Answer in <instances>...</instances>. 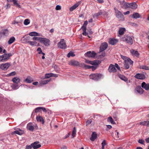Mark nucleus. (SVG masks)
<instances>
[{"mask_svg":"<svg viewBox=\"0 0 149 149\" xmlns=\"http://www.w3.org/2000/svg\"><path fill=\"white\" fill-rule=\"evenodd\" d=\"M12 55V54L11 53L4 54L0 56V61L2 62L6 61L9 59L10 57Z\"/></svg>","mask_w":149,"mask_h":149,"instance_id":"1","label":"nucleus"},{"mask_svg":"<svg viewBox=\"0 0 149 149\" xmlns=\"http://www.w3.org/2000/svg\"><path fill=\"white\" fill-rule=\"evenodd\" d=\"M114 10L116 13V17L118 18L119 20L123 21L124 20V17L123 14L121 12L118 10L116 8H115Z\"/></svg>","mask_w":149,"mask_h":149,"instance_id":"2","label":"nucleus"},{"mask_svg":"<svg viewBox=\"0 0 149 149\" xmlns=\"http://www.w3.org/2000/svg\"><path fill=\"white\" fill-rule=\"evenodd\" d=\"M102 76V75L101 74H93L90 75L89 77L91 79L97 81L100 79Z\"/></svg>","mask_w":149,"mask_h":149,"instance_id":"3","label":"nucleus"},{"mask_svg":"<svg viewBox=\"0 0 149 149\" xmlns=\"http://www.w3.org/2000/svg\"><path fill=\"white\" fill-rule=\"evenodd\" d=\"M9 34V31L7 29H3L0 31V39L6 37Z\"/></svg>","mask_w":149,"mask_h":149,"instance_id":"4","label":"nucleus"},{"mask_svg":"<svg viewBox=\"0 0 149 149\" xmlns=\"http://www.w3.org/2000/svg\"><path fill=\"white\" fill-rule=\"evenodd\" d=\"M122 40L126 42L129 44L132 45L133 43V40L132 38L130 36H125L122 38Z\"/></svg>","mask_w":149,"mask_h":149,"instance_id":"5","label":"nucleus"},{"mask_svg":"<svg viewBox=\"0 0 149 149\" xmlns=\"http://www.w3.org/2000/svg\"><path fill=\"white\" fill-rule=\"evenodd\" d=\"M57 46L60 48L62 49H65L66 47V45L64 39H61L60 41L58 43Z\"/></svg>","mask_w":149,"mask_h":149,"instance_id":"6","label":"nucleus"},{"mask_svg":"<svg viewBox=\"0 0 149 149\" xmlns=\"http://www.w3.org/2000/svg\"><path fill=\"white\" fill-rule=\"evenodd\" d=\"M40 42L47 46H49L50 44V41L48 39L41 38Z\"/></svg>","mask_w":149,"mask_h":149,"instance_id":"7","label":"nucleus"},{"mask_svg":"<svg viewBox=\"0 0 149 149\" xmlns=\"http://www.w3.org/2000/svg\"><path fill=\"white\" fill-rule=\"evenodd\" d=\"M133 63V61L130 59H129L124 62V66L126 69H127L130 68L131 65H132Z\"/></svg>","mask_w":149,"mask_h":149,"instance_id":"8","label":"nucleus"},{"mask_svg":"<svg viewBox=\"0 0 149 149\" xmlns=\"http://www.w3.org/2000/svg\"><path fill=\"white\" fill-rule=\"evenodd\" d=\"M82 64V63H81L80 64L79 63L78 61L75 60H71L70 61L69 63V64L70 65L74 66H82L83 67V65H81Z\"/></svg>","mask_w":149,"mask_h":149,"instance_id":"9","label":"nucleus"},{"mask_svg":"<svg viewBox=\"0 0 149 149\" xmlns=\"http://www.w3.org/2000/svg\"><path fill=\"white\" fill-rule=\"evenodd\" d=\"M88 24V22L86 21L84 22L83 25L82 26L81 29L83 30L82 34L83 35L86 36L87 34L86 32V26Z\"/></svg>","mask_w":149,"mask_h":149,"instance_id":"10","label":"nucleus"},{"mask_svg":"<svg viewBox=\"0 0 149 149\" xmlns=\"http://www.w3.org/2000/svg\"><path fill=\"white\" fill-rule=\"evenodd\" d=\"M108 70L110 73H114L117 71V70L114 66V65L111 64H110L108 69Z\"/></svg>","mask_w":149,"mask_h":149,"instance_id":"11","label":"nucleus"},{"mask_svg":"<svg viewBox=\"0 0 149 149\" xmlns=\"http://www.w3.org/2000/svg\"><path fill=\"white\" fill-rule=\"evenodd\" d=\"M96 55L94 51L88 52L85 54V56L86 57H88L89 58H93L95 57Z\"/></svg>","mask_w":149,"mask_h":149,"instance_id":"12","label":"nucleus"},{"mask_svg":"<svg viewBox=\"0 0 149 149\" xmlns=\"http://www.w3.org/2000/svg\"><path fill=\"white\" fill-rule=\"evenodd\" d=\"M10 65V64L9 63H7L1 65L0 68L3 70H6Z\"/></svg>","mask_w":149,"mask_h":149,"instance_id":"13","label":"nucleus"},{"mask_svg":"<svg viewBox=\"0 0 149 149\" xmlns=\"http://www.w3.org/2000/svg\"><path fill=\"white\" fill-rule=\"evenodd\" d=\"M108 47V44L106 42L102 44L100 47V51L102 52L105 50Z\"/></svg>","mask_w":149,"mask_h":149,"instance_id":"14","label":"nucleus"},{"mask_svg":"<svg viewBox=\"0 0 149 149\" xmlns=\"http://www.w3.org/2000/svg\"><path fill=\"white\" fill-rule=\"evenodd\" d=\"M81 65H83V67L85 68L86 69L91 68L93 71H94L96 69L97 67V66L86 65L84 64H82Z\"/></svg>","mask_w":149,"mask_h":149,"instance_id":"15","label":"nucleus"},{"mask_svg":"<svg viewBox=\"0 0 149 149\" xmlns=\"http://www.w3.org/2000/svg\"><path fill=\"white\" fill-rule=\"evenodd\" d=\"M39 142V141H36L32 143L33 146V148L34 149H37L38 148L41 146V145L40 144H38Z\"/></svg>","mask_w":149,"mask_h":149,"instance_id":"16","label":"nucleus"},{"mask_svg":"<svg viewBox=\"0 0 149 149\" xmlns=\"http://www.w3.org/2000/svg\"><path fill=\"white\" fill-rule=\"evenodd\" d=\"M134 77L136 79H143L145 78V76L144 74L139 73H138L136 74L135 76Z\"/></svg>","mask_w":149,"mask_h":149,"instance_id":"17","label":"nucleus"},{"mask_svg":"<svg viewBox=\"0 0 149 149\" xmlns=\"http://www.w3.org/2000/svg\"><path fill=\"white\" fill-rule=\"evenodd\" d=\"M7 1L9 2H13L14 6L18 7L21 8V6L17 2V1L16 0H7Z\"/></svg>","mask_w":149,"mask_h":149,"instance_id":"18","label":"nucleus"},{"mask_svg":"<svg viewBox=\"0 0 149 149\" xmlns=\"http://www.w3.org/2000/svg\"><path fill=\"white\" fill-rule=\"evenodd\" d=\"M141 87L145 89L146 90L148 91L149 90V84H146L145 82H143L141 85Z\"/></svg>","mask_w":149,"mask_h":149,"instance_id":"19","label":"nucleus"},{"mask_svg":"<svg viewBox=\"0 0 149 149\" xmlns=\"http://www.w3.org/2000/svg\"><path fill=\"white\" fill-rule=\"evenodd\" d=\"M58 77V75L52 73L46 74L45 75V78H49L50 77Z\"/></svg>","mask_w":149,"mask_h":149,"instance_id":"20","label":"nucleus"},{"mask_svg":"<svg viewBox=\"0 0 149 149\" xmlns=\"http://www.w3.org/2000/svg\"><path fill=\"white\" fill-rule=\"evenodd\" d=\"M118 42L117 40L114 38H110L109 41V44L111 45H114L116 44Z\"/></svg>","mask_w":149,"mask_h":149,"instance_id":"21","label":"nucleus"},{"mask_svg":"<svg viewBox=\"0 0 149 149\" xmlns=\"http://www.w3.org/2000/svg\"><path fill=\"white\" fill-rule=\"evenodd\" d=\"M130 52L132 55L138 57L139 56V54L138 53V52L135 50L132 49L130 50Z\"/></svg>","mask_w":149,"mask_h":149,"instance_id":"22","label":"nucleus"},{"mask_svg":"<svg viewBox=\"0 0 149 149\" xmlns=\"http://www.w3.org/2000/svg\"><path fill=\"white\" fill-rule=\"evenodd\" d=\"M33 81V79L30 76L28 77L26 79L24 80L23 81L24 82H26L28 83H30Z\"/></svg>","mask_w":149,"mask_h":149,"instance_id":"23","label":"nucleus"},{"mask_svg":"<svg viewBox=\"0 0 149 149\" xmlns=\"http://www.w3.org/2000/svg\"><path fill=\"white\" fill-rule=\"evenodd\" d=\"M36 119L37 121L41 122L42 124H44V120L42 117L40 116H37L36 117Z\"/></svg>","mask_w":149,"mask_h":149,"instance_id":"24","label":"nucleus"},{"mask_svg":"<svg viewBox=\"0 0 149 149\" xmlns=\"http://www.w3.org/2000/svg\"><path fill=\"white\" fill-rule=\"evenodd\" d=\"M97 136V135L96 133L95 132H93L91 135L90 139L91 141H93L96 138Z\"/></svg>","mask_w":149,"mask_h":149,"instance_id":"25","label":"nucleus"},{"mask_svg":"<svg viewBox=\"0 0 149 149\" xmlns=\"http://www.w3.org/2000/svg\"><path fill=\"white\" fill-rule=\"evenodd\" d=\"M41 110H42L43 111L45 110L44 107H39L36 108L35 109V113H37L40 112Z\"/></svg>","mask_w":149,"mask_h":149,"instance_id":"26","label":"nucleus"},{"mask_svg":"<svg viewBox=\"0 0 149 149\" xmlns=\"http://www.w3.org/2000/svg\"><path fill=\"white\" fill-rule=\"evenodd\" d=\"M12 81L15 83L18 84L20 81V79L19 78L17 77H15L13 78Z\"/></svg>","mask_w":149,"mask_h":149,"instance_id":"27","label":"nucleus"},{"mask_svg":"<svg viewBox=\"0 0 149 149\" xmlns=\"http://www.w3.org/2000/svg\"><path fill=\"white\" fill-rule=\"evenodd\" d=\"M130 8L133 9H136L137 7V5L135 2L130 3Z\"/></svg>","mask_w":149,"mask_h":149,"instance_id":"28","label":"nucleus"},{"mask_svg":"<svg viewBox=\"0 0 149 149\" xmlns=\"http://www.w3.org/2000/svg\"><path fill=\"white\" fill-rule=\"evenodd\" d=\"M101 63L100 61L98 60H96L92 61V65L95 66H97Z\"/></svg>","mask_w":149,"mask_h":149,"instance_id":"29","label":"nucleus"},{"mask_svg":"<svg viewBox=\"0 0 149 149\" xmlns=\"http://www.w3.org/2000/svg\"><path fill=\"white\" fill-rule=\"evenodd\" d=\"M23 38H24L23 40L25 43H28L30 40H32L31 38L29 36H27L25 37L24 36Z\"/></svg>","mask_w":149,"mask_h":149,"instance_id":"30","label":"nucleus"},{"mask_svg":"<svg viewBox=\"0 0 149 149\" xmlns=\"http://www.w3.org/2000/svg\"><path fill=\"white\" fill-rule=\"evenodd\" d=\"M29 35L31 36H40V34L34 31L30 32L29 34Z\"/></svg>","mask_w":149,"mask_h":149,"instance_id":"31","label":"nucleus"},{"mask_svg":"<svg viewBox=\"0 0 149 149\" xmlns=\"http://www.w3.org/2000/svg\"><path fill=\"white\" fill-rule=\"evenodd\" d=\"M125 31V29L124 28H121L119 29L118 31V33L120 35H123Z\"/></svg>","mask_w":149,"mask_h":149,"instance_id":"32","label":"nucleus"},{"mask_svg":"<svg viewBox=\"0 0 149 149\" xmlns=\"http://www.w3.org/2000/svg\"><path fill=\"white\" fill-rule=\"evenodd\" d=\"M15 38L13 36L12 37L9 39L8 42V43L9 44H11L13 42L15 41Z\"/></svg>","mask_w":149,"mask_h":149,"instance_id":"33","label":"nucleus"},{"mask_svg":"<svg viewBox=\"0 0 149 149\" xmlns=\"http://www.w3.org/2000/svg\"><path fill=\"white\" fill-rule=\"evenodd\" d=\"M27 127L29 130L31 131H33L34 129V127L29 123L27 124Z\"/></svg>","mask_w":149,"mask_h":149,"instance_id":"34","label":"nucleus"},{"mask_svg":"<svg viewBox=\"0 0 149 149\" xmlns=\"http://www.w3.org/2000/svg\"><path fill=\"white\" fill-rule=\"evenodd\" d=\"M132 17L134 18L137 19L140 17V15L137 13H134L132 15Z\"/></svg>","mask_w":149,"mask_h":149,"instance_id":"35","label":"nucleus"},{"mask_svg":"<svg viewBox=\"0 0 149 149\" xmlns=\"http://www.w3.org/2000/svg\"><path fill=\"white\" fill-rule=\"evenodd\" d=\"M136 90H137V92L138 93H139L141 94L143 93L144 92L142 88H141V87L140 86L137 88Z\"/></svg>","mask_w":149,"mask_h":149,"instance_id":"36","label":"nucleus"},{"mask_svg":"<svg viewBox=\"0 0 149 149\" xmlns=\"http://www.w3.org/2000/svg\"><path fill=\"white\" fill-rule=\"evenodd\" d=\"M14 132L17 134L22 135L23 133V131L20 129H19V130H16Z\"/></svg>","mask_w":149,"mask_h":149,"instance_id":"37","label":"nucleus"},{"mask_svg":"<svg viewBox=\"0 0 149 149\" xmlns=\"http://www.w3.org/2000/svg\"><path fill=\"white\" fill-rule=\"evenodd\" d=\"M76 130L75 127H74L72 134V138H74L76 134Z\"/></svg>","mask_w":149,"mask_h":149,"instance_id":"38","label":"nucleus"},{"mask_svg":"<svg viewBox=\"0 0 149 149\" xmlns=\"http://www.w3.org/2000/svg\"><path fill=\"white\" fill-rule=\"evenodd\" d=\"M120 78L122 80L124 81H127L128 79L125 76L123 75H120L119 76Z\"/></svg>","mask_w":149,"mask_h":149,"instance_id":"39","label":"nucleus"},{"mask_svg":"<svg viewBox=\"0 0 149 149\" xmlns=\"http://www.w3.org/2000/svg\"><path fill=\"white\" fill-rule=\"evenodd\" d=\"M41 38V37H34L33 38H31V39H32V40H37L40 42Z\"/></svg>","mask_w":149,"mask_h":149,"instance_id":"40","label":"nucleus"},{"mask_svg":"<svg viewBox=\"0 0 149 149\" xmlns=\"http://www.w3.org/2000/svg\"><path fill=\"white\" fill-rule=\"evenodd\" d=\"M51 80V79H47L43 80L41 81V84H47L48 82H49Z\"/></svg>","mask_w":149,"mask_h":149,"instance_id":"41","label":"nucleus"},{"mask_svg":"<svg viewBox=\"0 0 149 149\" xmlns=\"http://www.w3.org/2000/svg\"><path fill=\"white\" fill-rule=\"evenodd\" d=\"M102 14V13L101 12V11H100L98 13L94 14L93 15V17H98V16Z\"/></svg>","mask_w":149,"mask_h":149,"instance_id":"42","label":"nucleus"},{"mask_svg":"<svg viewBox=\"0 0 149 149\" xmlns=\"http://www.w3.org/2000/svg\"><path fill=\"white\" fill-rule=\"evenodd\" d=\"M44 109H45V111H43V112L46 113H47L49 115L51 114L52 113L51 111L49 109H46L44 107Z\"/></svg>","mask_w":149,"mask_h":149,"instance_id":"43","label":"nucleus"},{"mask_svg":"<svg viewBox=\"0 0 149 149\" xmlns=\"http://www.w3.org/2000/svg\"><path fill=\"white\" fill-rule=\"evenodd\" d=\"M75 56V55L74 54V53L72 52H69L67 54V56L68 58L70 57V56Z\"/></svg>","mask_w":149,"mask_h":149,"instance_id":"44","label":"nucleus"},{"mask_svg":"<svg viewBox=\"0 0 149 149\" xmlns=\"http://www.w3.org/2000/svg\"><path fill=\"white\" fill-rule=\"evenodd\" d=\"M147 123V121H144L139 123V125L143 126H146Z\"/></svg>","mask_w":149,"mask_h":149,"instance_id":"45","label":"nucleus"},{"mask_svg":"<svg viewBox=\"0 0 149 149\" xmlns=\"http://www.w3.org/2000/svg\"><path fill=\"white\" fill-rule=\"evenodd\" d=\"M140 68L146 70H149V67L146 65H141L140 66Z\"/></svg>","mask_w":149,"mask_h":149,"instance_id":"46","label":"nucleus"},{"mask_svg":"<svg viewBox=\"0 0 149 149\" xmlns=\"http://www.w3.org/2000/svg\"><path fill=\"white\" fill-rule=\"evenodd\" d=\"M18 85L16 84H13L12 86V88L14 89H17L18 88Z\"/></svg>","mask_w":149,"mask_h":149,"instance_id":"47","label":"nucleus"},{"mask_svg":"<svg viewBox=\"0 0 149 149\" xmlns=\"http://www.w3.org/2000/svg\"><path fill=\"white\" fill-rule=\"evenodd\" d=\"M30 22L29 21V20L27 19H25L24 22V24L25 25H27Z\"/></svg>","mask_w":149,"mask_h":149,"instance_id":"48","label":"nucleus"},{"mask_svg":"<svg viewBox=\"0 0 149 149\" xmlns=\"http://www.w3.org/2000/svg\"><path fill=\"white\" fill-rule=\"evenodd\" d=\"M121 58L124 61V62L128 60V59H130L129 58L127 57L126 56L121 55Z\"/></svg>","mask_w":149,"mask_h":149,"instance_id":"49","label":"nucleus"},{"mask_svg":"<svg viewBox=\"0 0 149 149\" xmlns=\"http://www.w3.org/2000/svg\"><path fill=\"white\" fill-rule=\"evenodd\" d=\"M16 74V72L15 71L12 72L10 73L7 74V76H13L15 75Z\"/></svg>","mask_w":149,"mask_h":149,"instance_id":"50","label":"nucleus"},{"mask_svg":"<svg viewBox=\"0 0 149 149\" xmlns=\"http://www.w3.org/2000/svg\"><path fill=\"white\" fill-rule=\"evenodd\" d=\"M106 142L105 140H104L102 143V149H104V146L106 145Z\"/></svg>","mask_w":149,"mask_h":149,"instance_id":"51","label":"nucleus"},{"mask_svg":"<svg viewBox=\"0 0 149 149\" xmlns=\"http://www.w3.org/2000/svg\"><path fill=\"white\" fill-rule=\"evenodd\" d=\"M130 3H128L127 2L124 3V6L126 8H130Z\"/></svg>","mask_w":149,"mask_h":149,"instance_id":"52","label":"nucleus"},{"mask_svg":"<svg viewBox=\"0 0 149 149\" xmlns=\"http://www.w3.org/2000/svg\"><path fill=\"white\" fill-rule=\"evenodd\" d=\"M28 43H29L31 46H33L36 43V41H29Z\"/></svg>","mask_w":149,"mask_h":149,"instance_id":"53","label":"nucleus"},{"mask_svg":"<svg viewBox=\"0 0 149 149\" xmlns=\"http://www.w3.org/2000/svg\"><path fill=\"white\" fill-rule=\"evenodd\" d=\"M92 122V120L91 119L88 120L86 122V125H88L90 124Z\"/></svg>","mask_w":149,"mask_h":149,"instance_id":"54","label":"nucleus"},{"mask_svg":"<svg viewBox=\"0 0 149 149\" xmlns=\"http://www.w3.org/2000/svg\"><path fill=\"white\" fill-rule=\"evenodd\" d=\"M37 51L38 52V53L39 54H41L42 53V50L40 47H38L37 49Z\"/></svg>","mask_w":149,"mask_h":149,"instance_id":"55","label":"nucleus"},{"mask_svg":"<svg viewBox=\"0 0 149 149\" xmlns=\"http://www.w3.org/2000/svg\"><path fill=\"white\" fill-rule=\"evenodd\" d=\"M32 148H33V146L32 145V144H31L30 145H27L26 146V149H31Z\"/></svg>","mask_w":149,"mask_h":149,"instance_id":"56","label":"nucleus"},{"mask_svg":"<svg viewBox=\"0 0 149 149\" xmlns=\"http://www.w3.org/2000/svg\"><path fill=\"white\" fill-rule=\"evenodd\" d=\"M144 141L143 139H139L138 141V142L142 144H144Z\"/></svg>","mask_w":149,"mask_h":149,"instance_id":"57","label":"nucleus"},{"mask_svg":"<svg viewBox=\"0 0 149 149\" xmlns=\"http://www.w3.org/2000/svg\"><path fill=\"white\" fill-rule=\"evenodd\" d=\"M61 6L58 5L56 6L55 9L56 10H61Z\"/></svg>","mask_w":149,"mask_h":149,"instance_id":"58","label":"nucleus"},{"mask_svg":"<svg viewBox=\"0 0 149 149\" xmlns=\"http://www.w3.org/2000/svg\"><path fill=\"white\" fill-rule=\"evenodd\" d=\"M113 120V119L112 118L111 116H109L107 120L108 122H111L112 121V120Z\"/></svg>","mask_w":149,"mask_h":149,"instance_id":"59","label":"nucleus"},{"mask_svg":"<svg viewBox=\"0 0 149 149\" xmlns=\"http://www.w3.org/2000/svg\"><path fill=\"white\" fill-rule=\"evenodd\" d=\"M114 66H115V67L117 69H118V70H120V67L117 64L115 63L114 65Z\"/></svg>","mask_w":149,"mask_h":149,"instance_id":"60","label":"nucleus"},{"mask_svg":"<svg viewBox=\"0 0 149 149\" xmlns=\"http://www.w3.org/2000/svg\"><path fill=\"white\" fill-rule=\"evenodd\" d=\"M76 8L75 7L73 6V5L70 8V10L71 11H73Z\"/></svg>","mask_w":149,"mask_h":149,"instance_id":"61","label":"nucleus"},{"mask_svg":"<svg viewBox=\"0 0 149 149\" xmlns=\"http://www.w3.org/2000/svg\"><path fill=\"white\" fill-rule=\"evenodd\" d=\"M118 1L121 5H123L124 6V3H125V2L124 0H123L122 2L119 0H118Z\"/></svg>","mask_w":149,"mask_h":149,"instance_id":"62","label":"nucleus"},{"mask_svg":"<svg viewBox=\"0 0 149 149\" xmlns=\"http://www.w3.org/2000/svg\"><path fill=\"white\" fill-rule=\"evenodd\" d=\"M79 5V3H76L74 4L73 6L75 7L76 8L77 7H78Z\"/></svg>","mask_w":149,"mask_h":149,"instance_id":"63","label":"nucleus"},{"mask_svg":"<svg viewBox=\"0 0 149 149\" xmlns=\"http://www.w3.org/2000/svg\"><path fill=\"white\" fill-rule=\"evenodd\" d=\"M38 84V82L37 81L34 82L33 83V84L34 85H37Z\"/></svg>","mask_w":149,"mask_h":149,"instance_id":"64","label":"nucleus"}]
</instances>
